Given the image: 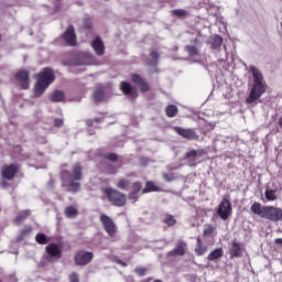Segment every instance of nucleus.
I'll return each mask as SVG.
<instances>
[{
  "mask_svg": "<svg viewBox=\"0 0 282 282\" xmlns=\"http://www.w3.org/2000/svg\"><path fill=\"white\" fill-rule=\"evenodd\" d=\"M62 187L68 193H78L80 191V180H83V165L75 163L72 171H64L61 174Z\"/></svg>",
  "mask_w": 282,
  "mask_h": 282,
  "instance_id": "nucleus-1",
  "label": "nucleus"
},
{
  "mask_svg": "<svg viewBox=\"0 0 282 282\" xmlns=\"http://www.w3.org/2000/svg\"><path fill=\"white\" fill-rule=\"evenodd\" d=\"M250 212L257 217L261 219H267V221H282V208L272 206V205H262L259 202H254L251 207Z\"/></svg>",
  "mask_w": 282,
  "mask_h": 282,
  "instance_id": "nucleus-2",
  "label": "nucleus"
},
{
  "mask_svg": "<svg viewBox=\"0 0 282 282\" xmlns=\"http://www.w3.org/2000/svg\"><path fill=\"white\" fill-rule=\"evenodd\" d=\"M250 72L253 76V86L249 96L246 99L247 105H252L256 100H259L265 90L268 89V84L263 80V74L256 66L250 67Z\"/></svg>",
  "mask_w": 282,
  "mask_h": 282,
  "instance_id": "nucleus-3",
  "label": "nucleus"
},
{
  "mask_svg": "<svg viewBox=\"0 0 282 282\" xmlns=\"http://www.w3.org/2000/svg\"><path fill=\"white\" fill-rule=\"evenodd\" d=\"M56 80V75L54 74V69L50 67L43 68L36 75V83L34 84L33 94L35 98H41L52 83Z\"/></svg>",
  "mask_w": 282,
  "mask_h": 282,
  "instance_id": "nucleus-4",
  "label": "nucleus"
},
{
  "mask_svg": "<svg viewBox=\"0 0 282 282\" xmlns=\"http://www.w3.org/2000/svg\"><path fill=\"white\" fill-rule=\"evenodd\" d=\"M21 171V165L17 163H10L4 165L0 170L1 181L0 186L1 188H10V182L17 177V173Z\"/></svg>",
  "mask_w": 282,
  "mask_h": 282,
  "instance_id": "nucleus-5",
  "label": "nucleus"
},
{
  "mask_svg": "<svg viewBox=\"0 0 282 282\" xmlns=\"http://www.w3.org/2000/svg\"><path fill=\"white\" fill-rule=\"evenodd\" d=\"M104 197L108 199V202L112 206L122 207L127 204V195L116 188L107 187L102 191Z\"/></svg>",
  "mask_w": 282,
  "mask_h": 282,
  "instance_id": "nucleus-6",
  "label": "nucleus"
},
{
  "mask_svg": "<svg viewBox=\"0 0 282 282\" xmlns=\"http://www.w3.org/2000/svg\"><path fill=\"white\" fill-rule=\"evenodd\" d=\"M100 221L104 226V230H106L107 235L109 237H116L118 232V226H116V223H113V219L111 217L107 216V214L100 215Z\"/></svg>",
  "mask_w": 282,
  "mask_h": 282,
  "instance_id": "nucleus-7",
  "label": "nucleus"
},
{
  "mask_svg": "<svg viewBox=\"0 0 282 282\" xmlns=\"http://www.w3.org/2000/svg\"><path fill=\"white\" fill-rule=\"evenodd\" d=\"M217 215L220 216V219L226 221L232 215V204L227 198H224L218 205Z\"/></svg>",
  "mask_w": 282,
  "mask_h": 282,
  "instance_id": "nucleus-8",
  "label": "nucleus"
},
{
  "mask_svg": "<svg viewBox=\"0 0 282 282\" xmlns=\"http://www.w3.org/2000/svg\"><path fill=\"white\" fill-rule=\"evenodd\" d=\"M120 91L123 94V96H128L129 100H137L138 97L140 96V93H138V89L133 88L131 86V83L129 82H121L119 85Z\"/></svg>",
  "mask_w": 282,
  "mask_h": 282,
  "instance_id": "nucleus-9",
  "label": "nucleus"
},
{
  "mask_svg": "<svg viewBox=\"0 0 282 282\" xmlns=\"http://www.w3.org/2000/svg\"><path fill=\"white\" fill-rule=\"evenodd\" d=\"M131 80L134 85H138L141 94H147V91H151V85L148 84L147 79H144L142 75L138 73H132Z\"/></svg>",
  "mask_w": 282,
  "mask_h": 282,
  "instance_id": "nucleus-10",
  "label": "nucleus"
},
{
  "mask_svg": "<svg viewBox=\"0 0 282 282\" xmlns=\"http://www.w3.org/2000/svg\"><path fill=\"white\" fill-rule=\"evenodd\" d=\"M94 260V252L91 251H78L75 254L76 265H88Z\"/></svg>",
  "mask_w": 282,
  "mask_h": 282,
  "instance_id": "nucleus-11",
  "label": "nucleus"
},
{
  "mask_svg": "<svg viewBox=\"0 0 282 282\" xmlns=\"http://www.w3.org/2000/svg\"><path fill=\"white\" fill-rule=\"evenodd\" d=\"M63 41H65L66 45L69 47H75L77 45L76 42V29L74 25H68L64 34H62Z\"/></svg>",
  "mask_w": 282,
  "mask_h": 282,
  "instance_id": "nucleus-12",
  "label": "nucleus"
},
{
  "mask_svg": "<svg viewBox=\"0 0 282 282\" xmlns=\"http://www.w3.org/2000/svg\"><path fill=\"white\" fill-rule=\"evenodd\" d=\"M202 155H206V150H189L185 153V160L189 162V166H197L200 161H197Z\"/></svg>",
  "mask_w": 282,
  "mask_h": 282,
  "instance_id": "nucleus-13",
  "label": "nucleus"
},
{
  "mask_svg": "<svg viewBox=\"0 0 282 282\" xmlns=\"http://www.w3.org/2000/svg\"><path fill=\"white\" fill-rule=\"evenodd\" d=\"M14 78L18 83H20V89H30V72L28 70H19Z\"/></svg>",
  "mask_w": 282,
  "mask_h": 282,
  "instance_id": "nucleus-14",
  "label": "nucleus"
},
{
  "mask_svg": "<svg viewBox=\"0 0 282 282\" xmlns=\"http://www.w3.org/2000/svg\"><path fill=\"white\" fill-rule=\"evenodd\" d=\"M174 131L177 133V135H181V138H184L185 140H197V138H199L197 132L191 128L186 129L182 127H174Z\"/></svg>",
  "mask_w": 282,
  "mask_h": 282,
  "instance_id": "nucleus-15",
  "label": "nucleus"
},
{
  "mask_svg": "<svg viewBox=\"0 0 282 282\" xmlns=\"http://www.w3.org/2000/svg\"><path fill=\"white\" fill-rule=\"evenodd\" d=\"M45 252L51 259H63V249L58 245L52 242L45 247Z\"/></svg>",
  "mask_w": 282,
  "mask_h": 282,
  "instance_id": "nucleus-16",
  "label": "nucleus"
},
{
  "mask_svg": "<svg viewBox=\"0 0 282 282\" xmlns=\"http://www.w3.org/2000/svg\"><path fill=\"white\" fill-rule=\"evenodd\" d=\"M186 248H188V245L181 240L176 243L173 250L167 252V257H184V254H186Z\"/></svg>",
  "mask_w": 282,
  "mask_h": 282,
  "instance_id": "nucleus-17",
  "label": "nucleus"
},
{
  "mask_svg": "<svg viewBox=\"0 0 282 282\" xmlns=\"http://www.w3.org/2000/svg\"><path fill=\"white\" fill-rule=\"evenodd\" d=\"M245 246L236 240L231 241V248L229 250L230 259H239L243 254Z\"/></svg>",
  "mask_w": 282,
  "mask_h": 282,
  "instance_id": "nucleus-18",
  "label": "nucleus"
},
{
  "mask_svg": "<svg viewBox=\"0 0 282 282\" xmlns=\"http://www.w3.org/2000/svg\"><path fill=\"white\" fill-rule=\"evenodd\" d=\"M132 192L128 194V199L131 202H138L140 199V191H142V182H134L131 184Z\"/></svg>",
  "mask_w": 282,
  "mask_h": 282,
  "instance_id": "nucleus-19",
  "label": "nucleus"
},
{
  "mask_svg": "<svg viewBox=\"0 0 282 282\" xmlns=\"http://www.w3.org/2000/svg\"><path fill=\"white\" fill-rule=\"evenodd\" d=\"M91 47L94 52L97 54V56H105V43H102V40L100 39V36H97L91 42Z\"/></svg>",
  "mask_w": 282,
  "mask_h": 282,
  "instance_id": "nucleus-20",
  "label": "nucleus"
},
{
  "mask_svg": "<svg viewBox=\"0 0 282 282\" xmlns=\"http://www.w3.org/2000/svg\"><path fill=\"white\" fill-rule=\"evenodd\" d=\"M194 252L197 254V257H204V254L208 252V246L204 245L200 238H197Z\"/></svg>",
  "mask_w": 282,
  "mask_h": 282,
  "instance_id": "nucleus-21",
  "label": "nucleus"
},
{
  "mask_svg": "<svg viewBox=\"0 0 282 282\" xmlns=\"http://www.w3.org/2000/svg\"><path fill=\"white\" fill-rule=\"evenodd\" d=\"M30 215H32V212H30V209H24L22 212H19L13 220V224H15V226L23 224V221H25V219H28Z\"/></svg>",
  "mask_w": 282,
  "mask_h": 282,
  "instance_id": "nucleus-22",
  "label": "nucleus"
},
{
  "mask_svg": "<svg viewBox=\"0 0 282 282\" xmlns=\"http://www.w3.org/2000/svg\"><path fill=\"white\" fill-rule=\"evenodd\" d=\"M224 257V249L223 248H216L207 256V260L209 261H217V259H221Z\"/></svg>",
  "mask_w": 282,
  "mask_h": 282,
  "instance_id": "nucleus-23",
  "label": "nucleus"
},
{
  "mask_svg": "<svg viewBox=\"0 0 282 282\" xmlns=\"http://www.w3.org/2000/svg\"><path fill=\"white\" fill-rule=\"evenodd\" d=\"M64 215L65 217H67L68 219H76V217H78V209L74 206H67L64 209Z\"/></svg>",
  "mask_w": 282,
  "mask_h": 282,
  "instance_id": "nucleus-24",
  "label": "nucleus"
},
{
  "mask_svg": "<svg viewBox=\"0 0 282 282\" xmlns=\"http://www.w3.org/2000/svg\"><path fill=\"white\" fill-rule=\"evenodd\" d=\"M116 186L120 191H129V187L131 186V181H129V178L121 177L117 181Z\"/></svg>",
  "mask_w": 282,
  "mask_h": 282,
  "instance_id": "nucleus-25",
  "label": "nucleus"
},
{
  "mask_svg": "<svg viewBox=\"0 0 282 282\" xmlns=\"http://www.w3.org/2000/svg\"><path fill=\"white\" fill-rule=\"evenodd\" d=\"M51 102H63L65 100V93L62 90H54V93L50 96Z\"/></svg>",
  "mask_w": 282,
  "mask_h": 282,
  "instance_id": "nucleus-26",
  "label": "nucleus"
},
{
  "mask_svg": "<svg viewBox=\"0 0 282 282\" xmlns=\"http://www.w3.org/2000/svg\"><path fill=\"white\" fill-rule=\"evenodd\" d=\"M178 112L180 109L175 105H169L165 108V115L167 116V118H175V116H177Z\"/></svg>",
  "mask_w": 282,
  "mask_h": 282,
  "instance_id": "nucleus-27",
  "label": "nucleus"
},
{
  "mask_svg": "<svg viewBox=\"0 0 282 282\" xmlns=\"http://www.w3.org/2000/svg\"><path fill=\"white\" fill-rule=\"evenodd\" d=\"M223 43H224V39L220 35H214L210 39L212 50H217V47H221Z\"/></svg>",
  "mask_w": 282,
  "mask_h": 282,
  "instance_id": "nucleus-28",
  "label": "nucleus"
},
{
  "mask_svg": "<svg viewBox=\"0 0 282 282\" xmlns=\"http://www.w3.org/2000/svg\"><path fill=\"white\" fill-rule=\"evenodd\" d=\"M155 191H159L155 183L148 181L145 182V187L142 189V195H147V193H155Z\"/></svg>",
  "mask_w": 282,
  "mask_h": 282,
  "instance_id": "nucleus-29",
  "label": "nucleus"
},
{
  "mask_svg": "<svg viewBox=\"0 0 282 282\" xmlns=\"http://www.w3.org/2000/svg\"><path fill=\"white\" fill-rule=\"evenodd\" d=\"M264 196L267 202H276V189H267Z\"/></svg>",
  "mask_w": 282,
  "mask_h": 282,
  "instance_id": "nucleus-30",
  "label": "nucleus"
},
{
  "mask_svg": "<svg viewBox=\"0 0 282 282\" xmlns=\"http://www.w3.org/2000/svg\"><path fill=\"white\" fill-rule=\"evenodd\" d=\"M93 96H94L95 102H102V100H105V90L96 89Z\"/></svg>",
  "mask_w": 282,
  "mask_h": 282,
  "instance_id": "nucleus-31",
  "label": "nucleus"
},
{
  "mask_svg": "<svg viewBox=\"0 0 282 282\" xmlns=\"http://www.w3.org/2000/svg\"><path fill=\"white\" fill-rule=\"evenodd\" d=\"M162 221H163V224H166V226H175V224H177V220L171 214L165 215V217L162 219Z\"/></svg>",
  "mask_w": 282,
  "mask_h": 282,
  "instance_id": "nucleus-32",
  "label": "nucleus"
},
{
  "mask_svg": "<svg viewBox=\"0 0 282 282\" xmlns=\"http://www.w3.org/2000/svg\"><path fill=\"white\" fill-rule=\"evenodd\" d=\"M35 241L37 243H40V246H45L47 243V236L43 232H39L36 236H35Z\"/></svg>",
  "mask_w": 282,
  "mask_h": 282,
  "instance_id": "nucleus-33",
  "label": "nucleus"
},
{
  "mask_svg": "<svg viewBox=\"0 0 282 282\" xmlns=\"http://www.w3.org/2000/svg\"><path fill=\"white\" fill-rule=\"evenodd\" d=\"M12 155H14V158H23V147L13 145L12 147Z\"/></svg>",
  "mask_w": 282,
  "mask_h": 282,
  "instance_id": "nucleus-34",
  "label": "nucleus"
},
{
  "mask_svg": "<svg viewBox=\"0 0 282 282\" xmlns=\"http://www.w3.org/2000/svg\"><path fill=\"white\" fill-rule=\"evenodd\" d=\"M185 50L189 56H198L199 55V50L197 48V46L187 45V46H185Z\"/></svg>",
  "mask_w": 282,
  "mask_h": 282,
  "instance_id": "nucleus-35",
  "label": "nucleus"
},
{
  "mask_svg": "<svg viewBox=\"0 0 282 282\" xmlns=\"http://www.w3.org/2000/svg\"><path fill=\"white\" fill-rule=\"evenodd\" d=\"M172 14L174 17H188V11H186L184 9H175L172 11Z\"/></svg>",
  "mask_w": 282,
  "mask_h": 282,
  "instance_id": "nucleus-36",
  "label": "nucleus"
},
{
  "mask_svg": "<svg viewBox=\"0 0 282 282\" xmlns=\"http://www.w3.org/2000/svg\"><path fill=\"white\" fill-rule=\"evenodd\" d=\"M213 232H215V227H213L212 225H209L208 227H206L203 231V237H210V235H213Z\"/></svg>",
  "mask_w": 282,
  "mask_h": 282,
  "instance_id": "nucleus-37",
  "label": "nucleus"
},
{
  "mask_svg": "<svg viewBox=\"0 0 282 282\" xmlns=\"http://www.w3.org/2000/svg\"><path fill=\"white\" fill-rule=\"evenodd\" d=\"M32 232V226L26 225L24 228L21 230L22 237H28Z\"/></svg>",
  "mask_w": 282,
  "mask_h": 282,
  "instance_id": "nucleus-38",
  "label": "nucleus"
},
{
  "mask_svg": "<svg viewBox=\"0 0 282 282\" xmlns=\"http://www.w3.org/2000/svg\"><path fill=\"white\" fill-rule=\"evenodd\" d=\"M105 160H109V162H117L118 161V154H116V153H108L105 156Z\"/></svg>",
  "mask_w": 282,
  "mask_h": 282,
  "instance_id": "nucleus-39",
  "label": "nucleus"
},
{
  "mask_svg": "<svg viewBox=\"0 0 282 282\" xmlns=\"http://www.w3.org/2000/svg\"><path fill=\"white\" fill-rule=\"evenodd\" d=\"M68 281L69 282H80V279L78 278V273H76V272L70 273L68 276Z\"/></svg>",
  "mask_w": 282,
  "mask_h": 282,
  "instance_id": "nucleus-40",
  "label": "nucleus"
},
{
  "mask_svg": "<svg viewBox=\"0 0 282 282\" xmlns=\"http://www.w3.org/2000/svg\"><path fill=\"white\" fill-rule=\"evenodd\" d=\"M135 274H138L139 276H144L147 274V268H137L134 270Z\"/></svg>",
  "mask_w": 282,
  "mask_h": 282,
  "instance_id": "nucleus-41",
  "label": "nucleus"
},
{
  "mask_svg": "<svg viewBox=\"0 0 282 282\" xmlns=\"http://www.w3.org/2000/svg\"><path fill=\"white\" fill-rule=\"evenodd\" d=\"M107 171L110 173V175H116V173H118V169L111 164L108 165Z\"/></svg>",
  "mask_w": 282,
  "mask_h": 282,
  "instance_id": "nucleus-42",
  "label": "nucleus"
},
{
  "mask_svg": "<svg viewBox=\"0 0 282 282\" xmlns=\"http://www.w3.org/2000/svg\"><path fill=\"white\" fill-rule=\"evenodd\" d=\"M150 58H152V61H154V63H158V58H160V54L155 51H152L150 53Z\"/></svg>",
  "mask_w": 282,
  "mask_h": 282,
  "instance_id": "nucleus-43",
  "label": "nucleus"
},
{
  "mask_svg": "<svg viewBox=\"0 0 282 282\" xmlns=\"http://www.w3.org/2000/svg\"><path fill=\"white\" fill-rule=\"evenodd\" d=\"M165 182H173V180H175V174L171 173V174H164L163 175Z\"/></svg>",
  "mask_w": 282,
  "mask_h": 282,
  "instance_id": "nucleus-44",
  "label": "nucleus"
},
{
  "mask_svg": "<svg viewBox=\"0 0 282 282\" xmlns=\"http://www.w3.org/2000/svg\"><path fill=\"white\" fill-rule=\"evenodd\" d=\"M65 124V121L63 119H54V127L61 128Z\"/></svg>",
  "mask_w": 282,
  "mask_h": 282,
  "instance_id": "nucleus-45",
  "label": "nucleus"
},
{
  "mask_svg": "<svg viewBox=\"0 0 282 282\" xmlns=\"http://www.w3.org/2000/svg\"><path fill=\"white\" fill-rule=\"evenodd\" d=\"M84 28H85L86 30H91V22H90L89 20H86V21L84 22Z\"/></svg>",
  "mask_w": 282,
  "mask_h": 282,
  "instance_id": "nucleus-46",
  "label": "nucleus"
},
{
  "mask_svg": "<svg viewBox=\"0 0 282 282\" xmlns=\"http://www.w3.org/2000/svg\"><path fill=\"white\" fill-rule=\"evenodd\" d=\"M86 124H87L88 127H94V119H87V120H86Z\"/></svg>",
  "mask_w": 282,
  "mask_h": 282,
  "instance_id": "nucleus-47",
  "label": "nucleus"
},
{
  "mask_svg": "<svg viewBox=\"0 0 282 282\" xmlns=\"http://www.w3.org/2000/svg\"><path fill=\"white\" fill-rule=\"evenodd\" d=\"M274 243H276V246H282V238H276Z\"/></svg>",
  "mask_w": 282,
  "mask_h": 282,
  "instance_id": "nucleus-48",
  "label": "nucleus"
},
{
  "mask_svg": "<svg viewBox=\"0 0 282 282\" xmlns=\"http://www.w3.org/2000/svg\"><path fill=\"white\" fill-rule=\"evenodd\" d=\"M117 263H119V265H122V268H127V262H123L122 260H118Z\"/></svg>",
  "mask_w": 282,
  "mask_h": 282,
  "instance_id": "nucleus-49",
  "label": "nucleus"
},
{
  "mask_svg": "<svg viewBox=\"0 0 282 282\" xmlns=\"http://www.w3.org/2000/svg\"><path fill=\"white\" fill-rule=\"evenodd\" d=\"M94 123L96 124H100L101 120L100 118L96 117L95 119H93Z\"/></svg>",
  "mask_w": 282,
  "mask_h": 282,
  "instance_id": "nucleus-50",
  "label": "nucleus"
},
{
  "mask_svg": "<svg viewBox=\"0 0 282 282\" xmlns=\"http://www.w3.org/2000/svg\"><path fill=\"white\" fill-rule=\"evenodd\" d=\"M194 43H197V39L194 40Z\"/></svg>",
  "mask_w": 282,
  "mask_h": 282,
  "instance_id": "nucleus-51",
  "label": "nucleus"
},
{
  "mask_svg": "<svg viewBox=\"0 0 282 282\" xmlns=\"http://www.w3.org/2000/svg\"><path fill=\"white\" fill-rule=\"evenodd\" d=\"M0 41H1V35H0Z\"/></svg>",
  "mask_w": 282,
  "mask_h": 282,
  "instance_id": "nucleus-52",
  "label": "nucleus"
}]
</instances>
